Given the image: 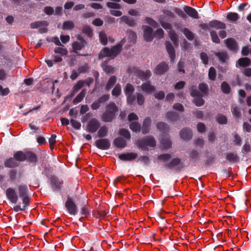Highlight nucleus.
I'll use <instances>...</instances> for the list:
<instances>
[{
    "instance_id": "obj_37",
    "label": "nucleus",
    "mask_w": 251,
    "mask_h": 251,
    "mask_svg": "<svg viewBox=\"0 0 251 251\" xmlns=\"http://www.w3.org/2000/svg\"><path fill=\"white\" fill-rule=\"evenodd\" d=\"M182 32L189 41H193L195 38V34L189 29L184 27L182 30Z\"/></svg>"
},
{
    "instance_id": "obj_64",
    "label": "nucleus",
    "mask_w": 251,
    "mask_h": 251,
    "mask_svg": "<svg viewBox=\"0 0 251 251\" xmlns=\"http://www.w3.org/2000/svg\"><path fill=\"white\" fill-rule=\"evenodd\" d=\"M80 213L82 215L85 217H87L90 214V210L88 206L85 204H84L82 206L81 209Z\"/></svg>"
},
{
    "instance_id": "obj_42",
    "label": "nucleus",
    "mask_w": 251,
    "mask_h": 251,
    "mask_svg": "<svg viewBox=\"0 0 251 251\" xmlns=\"http://www.w3.org/2000/svg\"><path fill=\"white\" fill-rule=\"evenodd\" d=\"M189 89L190 91V95L192 97H195L197 96H202V95H201L197 89L196 86L192 85L189 86Z\"/></svg>"
},
{
    "instance_id": "obj_55",
    "label": "nucleus",
    "mask_w": 251,
    "mask_h": 251,
    "mask_svg": "<svg viewBox=\"0 0 251 251\" xmlns=\"http://www.w3.org/2000/svg\"><path fill=\"white\" fill-rule=\"evenodd\" d=\"M119 133L121 136L125 137L127 139H130L131 138L130 133L126 129L121 128L119 130Z\"/></svg>"
},
{
    "instance_id": "obj_57",
    "label": "nucleus",
    "mask_w": 251,
    "mask_h": 251,
    "mask_svg": "<svg viewBox=\"0 0 251 251\" xmlns=\"http://www.w3.org/2000/svg\"><path fill=\"white\" fill-rule=\"evenodd\" d=\"M174 11L180 17L182 18L183 19L185 20L187 18V15L185 13V12L182 11L181 9L175 7L174 8Z\"/></svg>"
},
{
    "instance_id": "obj_13",
    "label": "nucleus",
    "mask_w": 251,
    "mask_h": 251,
    "mask_svg": "<svg viewBox=\"0 0 251 251\" xmlns=\"http://www.w3.org/2000/svg\"><path fill=\"white\" fill-rule=\"evenodd\" d=\"M142 29L145 40L148 42L152 41L153 39L152 28L148 25H143Z\"/></svg>"
},
{
    "instance_id": "obj_18",
    "label": "nucleus",
    "mask_w": 251,
    "mask_h": 251,
    "mask_svg": "<svg viewBox=\"0 0 251 251\" xmlns=\"http://www.w3.org/2000/svg\"><path fill=\"white\" fill-rule=\"evenodd\" d=\"M180 136L183 140H189L192 138V131L189 128H183L180 131Z\"/></svg>"
},
{
    "instance_id": "obj_1",
    "label": "nucleus",
    "mask_w": 251,
    "mask_h": 251,
    "mask_svg": "<svg viewBox=\"0 0 251 251\" xmlns=\"http://www.w3.org/2000/svg\"><path fill=\"white\" fill-rule=\"evenodd\" d=\"M171 155L169 153H164L159 155L157 159L165 163L164 167L170 170H175L176 171H180L184 167L181 159L179 157H175L171 159Z\"/></svg>"
},
{
    "instance_id": "obj_20",
    "label": "nucleus",
    "mask_w": 251,
    "mask_h": 251,
    "mask_svg": "<svg viewBox=\"0 0 251 251\" xmlns=\"http://www.w3.org/2000/svg\"><path fill=\"white\" fill-rule=\"evenodd\" d=\"M183 10L191 18L194 19H198L199 18L198 13L195 8L185 5L183 7Z\"/></svg>"
},
{
    "instance_id": "obj_41",
    "label": "nucleus",
    "mask_w": 251,
    "mask_h": 251,
    "mask_svg": "<svg viewBox=\"0 0 251 251\" xmlns=\"http://www.w3.org/2000/svg\"><path fill=\"white\" fill-rule=\"evenodd\" d=\"M189 89L190 91V95L192 97H195L197 96H202V95H201L197 89L196 86L192 85L189 86Z\"/></svg>"
},
{
    "instance_id": "obj_38",
    "label": "nucleus",
    "mask_w": 251,
    "mask_h": 251,
    "mask_svg": "<svg viewBox=\"0 0 251 251\" xmlns=\"http://www.w3.org/2000/svg\"><path fill=\"white\" fill-rule=\"evenodd\" d=\"M115 116L106 111L102 114V120L104 122H110L115 118Z\"/></svg>"
},
{
    "instance_id": "obj_17",
    "label": "nucleus",
    "mask_w": 251,
    "mask_h": 251,
    "mask_svg": "<svg viewBox=\"0 0 251 251\" xmlns=\"http://www.w3.org/2000/svg\"><path fill=\"white\" fill-rule=\"evenodd\" d=\"M225 158L231 163H236L240 161L239 157L235 152H229L226 153Z\"/></svg>"
},
{
    "instance_id": "obj_7",
    "label": "nucleus",
    "mask_w": 251,
    "mask_h": 251,
    "mask_svg": "<svg viewBox=\"0 0 251 251\" xmlns=\"http://www.w3.org/2000/svg\"><path fill=\"white\" fill-rule=\"evenodd\" d=\"M68 212L71 215H75L78 212V207L72 198L68 196L65 203Z\"/></svg>"
},
{
    "instance_id": "obj_24",
    "label": "nucleus",
    "mask_w": 251,
    "mask_h": 251,
    "mask_svg": "<svg viewBox=\"0 0 251 251\" xmlns=\"http://www.w3.org/2000/svg\"><path fill=\"white\" fill-rule=\"evenodd\" d=\"M26 160L32 164L33 166L35 165L38 160L37 155L32 151H26Z\"/></svg>"
},
{
    "instance_id": "obj_52",
    "label": "nucleus",
    "mask_w": 251,
    "mask_h": 251,
    "mask_svg": "<svg viewBox=\"0 0 251 251\" xmlns=\"http://www.w3.org/2000/svg\"><path fill=\"white\" fill-rule=\"evenodd\" d=\"M112 95L117 97L121 94V86L119 83L117 84L114 89L112 91Z\"/></svg>"
},
{
    "instance_id": "obj_26",
    "label": "nucleus",
    "mask_w": 251,
    "mask_h": 251,
    "mask_svg": "<svg viewBox=\"0 0 251 251\" xmlns=\"http://www.w3.org/2000/svg\"><path fill=\"white\" fill-rule=\"evenodd\" d=\"M166 118L168 121L175 122L179 120V115L174 111H168L166 114Z\"/></svg>"
},
{
    "instance_id": "obj_11",
    "label": "nucleus",
    "mask_w": 251,
    "mask_h": 251,
    "mask_svg": "<svg viewBox=\"0 0 251 251\" xmlns=\"http://www.w3.org/2000/svg\"><path fill=\"white\" fill-rule=\"evenodd\" d=\"M168 70V64L165 62H162L156 66L153 73L156 75H161L167 72Z\"/></svg>"
},
{
    "instance_id": "obj_58",
    "label": "nucleus",
    "mask_w": 251,
    "mask_h": 251,
    "mask_svg": "<svg viewBox=\"0 0 251 251\" xmlns=\"http://www.w3.org/2000/svg\"><path fill=\"white\" fill-rule=\"evenodd\" d=\"M209 78L211 80H215L216 77V69L211 67L210 68L208 72Z\"/></svg>"
},
{
    "instance_id": "obj_15",
    "label": "nucleus",
    "mask_w": 251,
    "mask_h": 251,
    "mask_svg": "<svg viewBox=\"0 0 251 251\" xmlns=\"http://www.w3.org/2000/svg\"><path fill=\"white\" fill-rule=\"evenodd\" d=\"M224 42L229 50L233 52H236L238 50V44L234 39L228 38L226 39Z\"/></svg>"
},
{
    "instance_id": "obj_21",
    "label": "nucleus",
    "mask_w": 251,
    "mask_h": 251,
    "mask_svg": "<svg viewBox=\"0 0 251 251\" xmlns=\"http://www.w3.org/2000/svg\"><path fill=\"white\" fill-rule=\"evenodd\" d=\"M151 119L150 117L145 118L143 121L142 126L141 128L143 134H147L149 133L151 125Z\"/></svg>"
},
{
    "instance_id": "obj_62",
    "label": "nucleus",
    "mask_w": 251,
    "mask_h": 251,
    "mask_svg": "<svg viewBox=\"0 0 251 251\" xmlns=\"http://www.w3.org/2000/svg\"><path fill=\"white\" fill-rule=\"evenodd\" d=\"M90 69V66L88 64H85L84 65L80 66L78 68L77 71L79 72L80 74L87 72Z\"/></svg>"
},
{
    "instance_id": "obj_48",
    "label": "nucleus",
    "mask_w": 251,
    "mask_h": 251,
    "mask_svg": "<svg viewBox=\"0 0 251 251\" xmlns=\"http://www.w3.org/2000/svg\"><path fill=\"white\" fill-rule=\"evenodd\" d=\"M135 89L133 85L130 83H127L125 88H124V92L125 95H132L133 94Z\"/></svg>"
},
{
    "instance_id": "obj_6",
    "label": "nucleus",
    "mask_w": 251,
    "mask_h": 251,
    "mask_svg": "<svg viewBox=\"0 0 251 251\" xmlns=\"http://www.w3.org/2000/svg\"><path fill=\"white\" fill-rule=\"evenodd\" d=\"M77 39L79 41H75L72 44L73 52L79 56L87 55V54H82L78 52V50H82L85 47L87 43L86 40L83 37L80 36L77 37Z\"/></svg>"
},
{
    "instance_id": "obj_47",
    "label": "nucleus",
    "mask_w": 251,
    "mask_h": 251,
    "mask_svg": "<svg viewBox=\"0 0 251 251\" xmlns=\"http://www.w3.org/2000/svg\"><path fill=\"white\" fill-rule=\"evenodd\" d=\"M108 131V128L105 126H102L98 130V136L99 138H102L106 136L107 135Z\"/></svg>"
},
{
    "instance_id": "obj_51",
    "label": "nucleus",
    "mask_w": 251,
    "mask_h": 251,
    "mask_svg": "<svg viewBox=\"0 0 251 251\" xmlns=\"http://www.w3.org/2000/svg\"><path fill=\"white\" fill-rule=\"evenodd\" d=\"M74 23L71 21H65L63 23L62 26V29L63 30H71L74 27Z\"/></svg>"
},
{
    "instance_id": "obj_22",
    "label": "nucleus",
    "mask_w": 251,
    "mask_h": 251,
    "mask_svg": "<svg viewBox=\"0 0 251 251\" xmlns=\"http://www.w3.org/2000/svg\"><path fill=\"white\" fill-rule=\"evenodd\" d=\"M251 65V59L248 57H242L236 62V67H247Z\"/></svg>"
},
{
    "instance_id": "obj_39",
    "label": "nucleus",
    "mask_w": 251,
    "mask_h": 251,
    "mask_svg": "<svg viewBox=\"0 0 251 251\" xmlns=\"http://www.w3.org/2000/svg\"><path fill=\"white\" fill-rule=\"evenodd\" d=\"M221 89L222 92L225 94H229L231 91L230 85L226 81L222 83Z\"/></svg>"
},
{
    "instance_id": "obj_56",
    "label": "nucleus",
    "mask_w": 251,
    "mask_h": 251,
    "mask_svg": "<svg viewBox=\"0 0 251 251\" xmlns=\"http://www.w3.org/2000/svg\"><path fill=\"white\" fill-rule=\"evenodd\" d=\"M99 38L100 43L104 46L107 44V37L104 32H100L99 34Z\"/></svg>"
},
{
    "instance_id": "obj_30",
    "label": "nucleus",
    "mask_w": 251,
    "mask_h": 251,
    "mask_svg": "<svg viewBox=\"0 0 251 251\" xmlns=\"http://www.w3.org/2000/svg\"><path fill=\"white\" fill-rule=\"evenodd\" d=\"M215 54L222 63H225L228 58V53L226 51L217 52Z\"/></svg>"
},
{
    "instance_id": "obj_23",
    "label": "nucleus",
    "mask_w": 251,
    "mask_h": 251,
    "mask_svg": "<svg viewBox=\"0 0 251 251\" xmlns=\"http://www.w3.org/2000/svg\"><path fill=\"white\" fill-rule=\"evenodd\" d=\"M210 27L215 28L217 29H225L226 28V25L225 23L216 20H214L209 23Z\"/></svg>"
},
{
    "instance_id": "obj_25",
    "label": "nucleus",
    "mask_w": 251,
    "mask_h": 251,
    "mask_svg": "<svg viewBox=\"0 0 251 251\" xmlns=\"http://www.w3.org/2000/svg\"><path fill=\"white\" fill-rule=\"evenodd\" d=\"M114 145L117 148L123 149L126 147V141L122 137H118L113 141Z\"/></svg>"
},
{
    "instance_id": "obj_14",
    "label": "nucleus",
    "mask_w": 251,
    "mask_h": 251,
    "mask_svg": "<svg viewBox=\"0 0 251 251\" xmlns=\"http://www.w3.org/2000/svg\"><path fill=\"white\" fill-rule=\"evenodd\" d=\"M95 145L100 150H107L110 147V143L108 139L106 138L100 139L95 142Z\"/></svg>"
},
{
    "instance_id": "obj_5",
    "label": "nucleus",
    "mask_w": 251,
    "mask_h": 251,
    "mask_svg": "<svg viewBox=\"0 0 251 251\" xmlns=\"http://www.w3.org/2000/svg\"><path fill=\"white\" fill-rule=\"evenodd\" d=\"M128 72L133 74L143 81H148L151 75V73L150 70H147L146 71H143L136 67L129 68Z\"/></svg>"
},
{
    "instance_id": "obj_61",
    "label": "nucleus",
    "mask_w": 251,
    "mask_h": 251,
    "mask_svg": "<svg viewBox=\"0 0 251 251\" xmlns=\"http://www.w3.org/2000/svg\"><path fill=\"white\" fill-rule=\"evenodd\" d=\"M128 39L130 40V41L131 42H135L137 39V36L134 31L131 30H127Z\"/></svg>"
},
{
    "instance_id": "obj_31",
    "label": "nucleus",
    "mask_w": 251,
    "mask_h": 251,
    "mask_svg": "<svg viewBox=\"0 0 251 251\" xmlns=\"http://www.w3.org/2000/svg\"><path fill=\"white\" fill-rule=\"evenodd\" d=\"M190 160L193 163H196L200 159V154L198 151L196 150H193L189 154Z\"/></svg>"
},
{
    "instance_id": "obj_60",
    "label": "nucleus",
    "mask_w": 251,
    "mask_h": 251,
    "mask_svg": "<svg viewBox=\"0 0 251 251\" xmlns=\"http://www.w3.org/2000/svg\"><path fill=\"white\" fill-rule=\"evenodd\" d=\"M203 96H197L194 100V102L197 106H201L204 103V100L202 98Z\"/></svg>"
},
{
    "instance_id": "obj_44",
    "label": "nucleus",
    "mask_w": 251,
    "mask_h": 251,
    "mask_svg": "<svg viewBox=\"0 0 251 251\" xmlns=\"http://www.w3.org/2000/svg\"><path fill=\"white\" fill-rule=\"evenodd\" d=\"M49 25L48 23L46 21H37L32 23L30 24V27L32 29L37 28L42 26H47Z\"/></svg>"
},
{
    "instance_id": "obj_29",
    "label": "nucleus",
    "mask_w": 251,
    "mask_h": 251,
    "mask_svg": "<svg viewBox=\"0 0 251 251\" xmlns=\"http://www.w3.org/2000/svg\"><path fill=\"white\" fill-rule=\"evenodd\" d=\"M118 107L114 102H110L107 106L106 110L115 116L116 113L118 111Z\"/></svg>"
},
{
    "instance_id": "obj_19",
    "label": "nucleus",
    "mask_w": 251,
    "mask_h": 251,
    "mask_svg": "<svg viewBox=\"0 0 251 251\" xmlns=\"http://www.w3.org/2000/svg\"><path fill=\"white\" fill-rule=\"evenodd\" d=\"M138 154L135 152H128L119 155V158L125 161H131L137 158Z\"/></svg>"
},
{
    "instance_id": "obj_32",
    "label": "nucleus",
    "mask_w": 251,
    "mask_h": 251,
    "mask_svg": "<svg viewBox=\"0 0 251 251\" xmlns=\"http://www.w3.org/2000/svg\"><path fill=\"white\" fill-rule=\"evenodd\" d=\"M26 152H24L22 151H18L14 154V157L19 162H23L26 160Z\"/></svg>"
},
{
    "instance_id": "obj_12",
    "label": "nucleus",
    "mask_w": 251,
    "mask_h": 251,
    "mask_svg": "<svg viewBox=\"0 0 251 251\" xmlns=\"http://www.w3.org/2000/svg\"><path fill=\"white\" fill-rule=\"evenodd\" d=\"M100 124L97 119H92L87 126V131L91 133H94L100 127Z\"/></svg>"
},
{
    "instance_id": "obj_53",
    "label": "nucleus",
    "mask_w": 251,
    "mask_h": 251,
    "mask_svg": "<svg viewBox=\"0 0 251 251\" xmlns=\"http://www.w3.org/2000/svg\"><path fill=\"white\" fill-rule=\"evenodd\" d=\"M211 40L213 42L219 44L220 43V39H219L217 32L214 30H212L210 32Z\"/></svg>"
},
{
    "instance_id": "obj_8",
    "label": "nucleus",
    "mask_w": 251,
    "mask_h": 251,
    "mask_svg": "<svg viewBox=\"0 0 251 251\" xmlns=\"http://www.w3.org/2000/svg\"><path fill=\"white\" fill-rule=\"evenodd\" d=\"M7 199L12 203H16L18 200V195L16 190L13 188L9 187L5 191Z\"/></svg>"
},
{
    "instance_id": "obj_63",
    "label": "nucleus",
    "mask_w": 251,
    "mask_h": 251,
    "mask_svg": "<svg viewBox=\"0 0 251 251\" xmlns=\"http://www.w3.org/2000/svg\"><path fill=\"white\" fill-rule=\"evenodd\" d=\"M84 84V82L83 80L78 81L76 84H75L73 88V90L75 91V92H77L79 90H80L83 86Z\"/></svg>"
},
{
    "instance_id": "obj_2",
    "label": "nucleus",
    "mask_w": 251,
    "mask_h": 251,
    "mask_svg": "<svg viewBox=\"0 0 251 251\" xmlns=\"http://www.w3.org/2000/svg\"><path fill=\"white\" fill-rule=\"evenodd\" d=\"M126 42L125 38H123L118 44L110 49L104 47L99 53V58L101 59L105 57H108L110 59H114L121 53L123 46Z\"/></svg>"
},
{
    "instance_id": "obj_33",
    "label": "nucleus",
    "mask_w": 251,
    "mask_h": 251,
    "mask_svg": "<svg viewBox=\"0 0 251 251\" xmlns=\"http://www.w3.org/2000/svg\"><path fill=\"white\" fill-rule=\"evenodd\" d=\"M231 111L234 117L239 118L241 117L240 108L236 104H232L231 106Z\"/></svg>"
},
{
    "instance_id": "obj_27",
    "label": "nucleus",
    "mask_w": 251,
    "mask_h": 251,
    "mask_svg": "<svg viewBox=\"0 0 251 251\" xmlns=\"http://www.w3.org/2000/svg\"><path fill=\"white\" fill-rule=\"evenodd\" d=\"M4 165L5 167L13 168L18 166L19 163L14 157L6 159L4 161Z\"/></svg>"
},
{
    "instance_id": "obj_45",
    "label": "nucleus",
    "mask_w": 251,
    "mask_h": 251,
    "mask_svg": "<svg viewBox=\"0 0 251 251\" xmlns=\"http://www.w3.org/2000/svg\"><path fill=\"white\" fill-rule=\"evenodd\" d=\"M86 94V90L85 89H83L75 98V99L73 100V103L74 104H76L80 101L83 99Z\"/></svg>"
},
{
    "instance_id": "obj_36",
    "label": "nucleus",
    "mask_w": 251,
    "mask_h": 251,
    "mask_svg": "<svg viewBox=\"0 0 251 251\" xmlns=\"http://www.w3.org/2000/svg\"><path fill=\"white\" fill-rule=\"evenodd\" d=\"M226 19L230 22L235 23L240 19V16L237 13L229 12L226 15Z\"/></svg>"
},
{
    "instance_id": "obj_59",
    "label": "nucleus",
    "mask_w": 251,
    "mask_h": 251,
    "mask_svg": "<svg viewBox=\"0 0 251 251\" xmlns=\"http://www.w3.org/2000/svg\"><path fill=\"white\" fill-rule=\"evenodd\" d=\"M82 31L89 37H91L93 36V30L92 28L88 25H85L83 27Z\"/></svg>"
},
{
    "instance_id": "obj_4",
    "label": "nucleus",
    "mask_w": 251,
    "mask_h": 251,
    "mask_svg": "<svg viewBox=\"0 0 251 251\" xmlns=\"http://www.w3.org/2000/svg\"><path fill=\"white\" fill-rule=\"evenodd\" d=\"M137 146L144 151L149 150V147L154 148L156 146V141L151 135H148L136 141Z\"/></svg>"
},
{
    "instance_id": "obj_10",
    "label": "nucleus",
    "mask_w": 251,
    "mask_h": 251,
    "mask_svg": "<svg viewBox=\"0 0 251 251\" xmlns=\"http://www.w3.org/2000/svg\"><path fill=\"white\" fill-rule=\"evenodd\" d=\"M109 99V96L108 95H103L92 103L91 105V108L93 110H97L101 106L102 103L107 101Z\"/></svg>"
},
{
    "instance_id": "obj_46",
    "label": "nucleus",
    "mask_w": 251,
    "mask_h": 251,
    "mask_svg": "<svg viewBox=\"0 0 251 251\" xmlns=\"http://www.w3.org/2000/svg\"><path fill=\"white\" fill-rule=\"evenodd\" d=\"M216 121L221 125H225L227 123V119L226 116L222 114H218L216 117Z\"/></svg>"
},
{
    "instance_id": "obj_3",
    "label": "nucleus",
    "mask_w": 251,
    "mask_h": 251,
    "mask_svg": "<svg viewBox=\"0 0 251 251\" xmlns=\"http://www.w3.org/2000/svg\"><path fill=\"white\" fill-rule=\"evenodd\" d=\"M19 197L22 198L23 205H16L14 206L13 210L15 212L25 211L29 205L30 197L28 196V189L26 185H21L18 187Z\"/></svg>"
},
{
    "instance_id": "obj_49",
    "label": "nucleus",
    "mask_w": 251,
    "mask_h": 251,
    "mask_svg": "<svg viewBox=\"0 0 251 251\" xmlns=\"http://www.w3.org/2000/svg\"><path fill=\"white\" fill-rule=\"evenodd\" d=\"M199 89L201 91V93L202 95V96L204 95H206L208 92V87L207 84L204 83H201L199 85Z\"/></svg>"
},
{
    "instance_id": "obj_43",
    "label": "nucleus",
    "mask_w": 251,
    "mask_h": 251,
    "mask_svg": "<svg viewBox=\"0 0 251 251\" xmlns=\"http://www.w3.org/2000/svg\"><path fill=\"white\" fill-rule=\"evenodd\" d=\"M156 126L158 130H159L160 131H162L163 132H168L169 130V126L166 123H165L164 122H158Z\"/></svg>"
},
{
    "instance_id": "obj_28",
    "label": "nucleus",
    "mask_w": 251,
    "mask_h": 251,
    "mask_svg": "<svg viewBox=\"0 0 251 251\" xmlns=\"http://www.w3.org/2000/svg\"><path fill=\"white\" fill-rule=\"evenodd\" d=\"M141 90L147 93H151L155 91V87L150 82L143 83L141 86Z\"/></svg>"
},
{
    "instance_id": "obj_54",
    "label": "nucleus",
    "mask_w": 251,
    "mask_h": 251,
    "mask_svg": "<svg viewBox=\"0 0 251 251\" xmlns=\"http://www.w3.org/2000/svg\"><path fill=\"white\" fill-rule=\"evenodd\" d=\"M54 51L55 53H58L62 56L67 55L68 54V50L66 48L62 47H56L54 49Z\"/></svg>"
},
{
    "instance_id": "obj_34",
    "label": "nucleus",
    "mask_w": 251,
    "mask_h": 251,
    "mask_svg": "<svg viewBox=\"0 0 251 251\" xmlns=\"http://www.w3.org/2000/svg\"><path fill=\"white\" fill-rule=\"evenodd\" d=\"M109 59L101 63V66L104 71L107 74H113L114 72V68L111 66L106 65Z\"/></svg>"
},
{
    "instance_id": "obj_50",
    "label": "nucleus",
    "mask_w": 251,
    "mask_h": 251,
    "mask_svg": "<svg viewBox=\"0 0 251 251\" xmlns=\"http://www.w3.org/2000/svg\"><path fill=\"white\" fill-rule=\"evenodd\" d=\"M131 130L134 132H139L141 130V125L137 122H132L129 125Z\"/></svg>"
},
{
    "instance_id": "obj_9",
    "label": "nucleus",
    "mask_w": 251,
    "mask_h": 251,
    "mask_svg": "<svg viewBox=\"0 0 251 251\" xmlns=\"http://www.w3.org/2000/svg\"><path fill=\"white\" fill-rule=\"evenodd\" d=\"M50 186L54 191H59L61 190L63 181L55 176H51L50 177Z\"/></svg>"
},
{
    "instance_id": "obj_35",
    "label": "nucleus",
    "mask_w": 251,
    "mask_h": 251,
    "mask_svg": "<svg viewBox=\"0 0 251 251\" xmlns=\"http://www.w3.org/2000/svg\"><path fill=\"white\" fill-rule=\"evenodd\" d=\"M121 20L123 22H124L128 25L133 27L135 25V21L132 19L126 16H123L121 18Z\"/></svg>"
},
{
    "instance_id": "obj_40",
    "label": "nucleus",
    "mask_w": 251,
    "mask_h": 251,
    "mask_svg": "<svg viewBox=\"0 0 251 251\" xmlns=\"http://www.w3.org/2000/svg\"><path fill=\"white\" fill-rule=\"evenodd\" d=\"M117 81V77L115 75H112L110 77L108 81L106 84L105 89L107 90H110L113 87Z\"/></svg>"
},
{
    "instance_id": "obj_16",
    "label": "nucleus",
    "mask_w": 251,
    "mask_h": 251,
    "mask_svg": "<svg viewBox=\"0 0 251 251\" xmlns=\"http://www.w3.org/2000/svg\"><path fill=\"white\" fill-rule=\"evenodd\" d=\"M165 46L171 61L173 62L176 58V51L173 44L170 41H167L165 43Z\"/></svg>"
}]
</instances>
